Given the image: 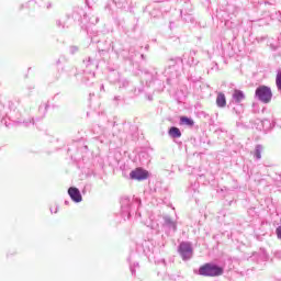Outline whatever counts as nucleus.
Returning a JSON list of instances; mask_svg holds the SVG:
<instances>
[{"instance_id":"obj_1","label":"nucleus","mask_w":281,"mask_h":281,"mask_svg":"<svg viewBox=\"0 0 281 281\" xmlns=\"http://www.w3.org/2000/svg\"><path fill=\"white\" fill-rule=\"evenodd\" d=\"M222 273H225V269L215 263H204L199 268V274L206 278H216Z\"/></svg>"},{"instance_id":"obj_2","label":"nucleus","mask_w":281,"mask_h":281,"mask_svg":"<svg viewBox=\"0 0 281 281\" xmlns=\"http://www.w3.org/2000/svg\"><path fill=\"white\" fill-rule=\"evenodd\" d=\"M256 95L257 98L263 102L265 104H269L271 102V99L273 98V93L271 92V88L267 86H260L256 89Z\"/></svg>"},{"instance_id":"obj_3","label":"nucleus","mask_w":281,"mask_h":281,"mask_svg":"<svg viewBox=\"0 0 281 281\" xmlns=\"http://www.w3.org/2000/svg\"><path fill=\"white\" fill-rule=\"evenodd\" d=\"M148 171L142 168H136L130 173V179H133L134 181H145V179H148Z\"/></svg>"},{"instance_id":"obj_4","label":"nucleus","mask_w":281,"mask_h":281,"mask_svg":"<svg viewBox=\"0 0 281 281\" xmlns=\"http://www.w3.org/2000/svg\"><path fill=\"white\" fill-rule=\"evenodd\" d=\"M179 254L182 256L183 260L192 256V246L190 243L182 241L179 246Z\"/></svg>"},{"instance_id":"obj_5","label":"nucleus","mask_w":281,"mask_h":281,"mask_svg":"<svg viewBox=\"0 0 281 281\" xmlns=\"http://www.w3.org/2000/svg\"><path fill=\"white\" fill-rule=\"evenodd\" d=\"M68 194L70 199L75 201V203H80V201H82V194H80V190H78L76 187H70L68 189Z\"/></svg>"},{"instance_id":"obj_6","label":"nucleus","mask_w":281,"mask_h":281,"mask_svg":"<svg viewBox=\"0 0 281 281\" xmlns=\"http://www.w3.org/2000/svg\"><path fill=\"white\" fill-rule=\"evenodd\" d=\"M216 105L220 109H225V106H227V99L225 98V93H223V92L217 93Z\"/></svg>"},{"instance_id":"obj_7","label":"nucleus","mask_w":281,"mask_h":281,"mask_svg":"<svg viewBox=\"0 0 281 281\" xmlns=\"http://www.w3.org/2000/svg\"><path fill=\"white\" fill-rule=\"evenodd\" d=\"M233 98L235 99L236 102H243L245 99V92L241 90L235 89L233 91Z\"/></svg>"},{"instance_id":"obj_8","label":"nucleus","mask_w":281,"mask_h":281,"mask_svg":"<svg viewBox=\"0 0 281 281\" xmlns=\"http://www.w3.org/2000/svg\"><path fill=\"white\" fill-rule=\"evenodd\" d=\"M170 137H173L175 139L181 137V130L179 127H170L169 130Z\"/></svg>"},{"instance_id":"obj_9","label":"nucleus","mask_w":281,"mask_h":281,"mask_svg":"<svg viewBox=\"0 0 281 281\" xmlns=\"http://www.w3.org/2000/svg\"><path fill=\"white\" fill-rule=\"evenodd\" d=\"M180 124H184L186 126H194V121L188 116H181Z\"/></svg>"},{"instance_id":"obj_10","label":"nucleus","mask_w":281,"mask_h":281,"mask_svg":"<svg viewBox=\"0 0 281 281\" xmlns=\"http://www.w3.org/2000/svg\"><path fill=\"white\" fill-rule=\"evenodd\" d=\"M276 85H277V89H278L279 91H281V71H279V72L277 74V77H276Z\"/></svg>"},{"instance_id":"obj_11","label":"nucleus","mask_w":281,"mask_h":281,"mask_svg":"<svg viewBox=\"0 0 281 281\" xmlns=\"http://www.w3.org/2000/svg\"><path fill=\"white\" fill-rule=\"evenodd\" d=\"M255 157L257 158V159H260L262 156L260 155V149L259 148H257L256 149V151H255Z\"/></svg>"}]
</instances>
